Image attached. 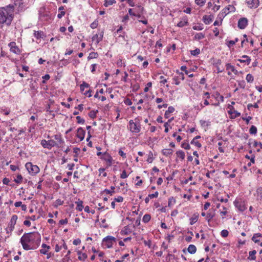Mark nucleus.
Instances as JSON below:
<instances>
[{"instance_id": "1", "label": "nucleus", "mask_w": 262, "mask_h": 262, "mask_svg": "<svg viewBox=\"0 0 262 262\" xmlns=\"http://www.w3.org/2000/svg\"><path fill=\"white\" fill-rule=\"evenodd\" d=\"M41 241V237L38 232H33L25 233L20 238V242L25 250L36 249Z\"/></svg>"}, {"instance_id": "2", "label": "nucleus", "mask_w": 262, "mask_h": 262, "mask_svg": "<svg viewBox=\"0 0 262 262\" xmlns=\"http://www.w3.org/2000/svg\"><path fill=\"white\" fill-rule=\"evenodd\" d=\"M13 6L9 5L6 8H0V23L10 25L13 19Z\"/></svg>"}, {"instance_id": "3", "label": "nucleus", "mask_w": 262, "mask_h": 262, "mask_svg": "<svg viewBox=\"0 0 262 262\" xmlns=\"http://www.w3.org/2000/svg\"><path fill=\"white\" fill-rule=\"evenodd\" d=\"M138 118L135 119V122L131 120L129 122V128L132 133H138L140 132L141 126Z\"/></svg>"}, {"instance_id": "4", "label": "nucleus", "mask_w": 262, "mask_h": 262, "mask_svg": "<svg viewBox=\"0 0 262 262\" xmlns=\"http://www.w3.org/2000/svg\"><path fill=\"white\" fill-rule=\"evenodd\" d=\"M25 167L30 174L33 176L39 172V167L36 165H33L31 162L26 164Z\"/></svg>"}, {"instance_id": "5", "label": "nucleus", "mask_w": 262, "mask_h": 262, "mask_svg": "<svg viewBox=\"0 0 262 262\" xmlns=\"http://www.w3.org/2000/svg\"><path fill=\"white\" fill-rule=\"evenodd\" d=\"M40 144L43 148H47L48 149H51L52 147L57 145L56 142L54 140H49L48 141L46 140H42Z\"/></svg>"}, {"instance_id": "6", "label": "nucleus", "mask_w": 262, "mask_h": 262, "mask_svg": "<svg viewBox=\"0 0 262 262\" xmlns=\"http://www.w3.org/2000/svg\"><path fill=\"white\" fill-rule=\"evenodd\" d=\"M116 238L112 236H107L103 239V245L106 248H110L112 247L113 242H115Z\"/></svg>"}, {"instance_id": "7", "label": "nucleus", "mask_w": 262, "mask_h": 262, "mask_svg": "<svg viewBox=\"0 0 262 262\" xmlns=\"http://www.w3.org/2000/svg\"><path fill=\"white\" fill-rule=\"evenodd\" d=\"M234 205L240 211H244L246 209L245 203L241 199H236L234 202Z\"/></svg>"}, {"instance_id": "8", "label": "nucleus", "mask_w": 262, "mask_h": 262, "mask_svg": "<svg viewBox=\"0 0 262 262\" xmlns=\"http://www.w3.org/2000/svg\"><path fill=\"white\" fill-rule=\"evenodd\" d=\"M235 8L233 5H229L224 9L222 10V12L220 13L219 15L221 17H224L229 12L234 11Z\"/></svg>"}, {"instance_id": "9", "label": "nucleus", "mask_w": 262, "mask_h": 262, "mask_svg": "<svg viewBox=\"0 0 262 262\" xmlns=\"http://www.w3.org/2000/svg\"><path fill=\"white\" fill-rule=\"evenodd\" d=\"M228 108L229 109L228 113L232 115V118H235L241 115V114L239 112L234 110V107L232 105H229L228 106Z\"/></svg>"}, {"instance_id": "10", "label": "nucleus", "mask_w": 262, "mask_h": 262, "mask_svg": "<svg viewBox=\"0 0 262 262\" xmlns=\"http://www.w3.org/2000/svg\"><path fill=\"white\" fill-rule=\"evenodd\" d=\"M248 25V19L245 17L241 18L238 21V27L241 29H245Z\"/></svg>"}, {"instance_id": "11", "label": "nucleus", "mask_w": 262, "mask_h": 262, "mask_svg": "<svg viewBox=\"0 0 262 262\" xmlns=\"http://www.w3.org/2000/svg\"><path fill=\"white\" fill-rule=\"evenodd\" d=\"M10 47V51L16 54H19L20 53V50L19 48L16 46V44L14 42H11L9 45Z\"/></svg>"}, {"instance_id": "12", "label": "nucleus", "mask_w": 262, "mask_h": 262, "mask_svg": "<svg viewBox=\"0 0 262 262\" xmlns=\"http://www.w3.org/2000/svg\"><path fill=\"white\" fill-rule=\"evenodd\" d=\"M85 132L81 127H79L77 129L76 136L80 139V141H82L84 138Z\"/></svg>"}, {"instance_id": "13", "label": "nucleus", "mask_w": 262, "mask_h": 262, "mask_svg": "<svg viewBox=\"0 0 262 262\" xmlns=\"http://www.w3.org/2000/svg\"><path fill=\"white\" fill-rule=\"evenodd\" d=\"M101 159H103L108 163V166H110L112 165V157L107 152L103 153Z\"/></svg>"}, {"instance_id": "14", "label": "nucleus", "mask_w": 262, "mask_h": 262, "mask_svg": "<svg viewBox=\"0 0 262 262\" xmlns=\"http://www.w3.org/2000/svg\"><path fill=\"white\" fill-rule=\"evenodd\" d=\"M247 5L250 8H256L259 5V0H251L247 2Z\"/></svg>"}, {"instance_id": "15", "label": "nucleus", "mask_w": 262, "mask_h": 262, "mask_svg": "<svg viewBox=\"0 0 262 262\" xmlns=\"http://www.w3.org/2000/svg\"><path fill=\"white\" fill-rule=\"evenodd\" d=\"M103 36V32H101L99 34H96L92 37L93 41H96V43H99L102 40Z\"/></svg>"}, {"instance_id": "16", "label": "nucleus", "mask_w": 262, "mask_h": 262, "mask_svg": "<svg viewBox=\"0 0 262 262\" xmlns=\"http://www.w3.org/2000/svg\"><path fill=\"white\" fill-rule=\"evenodd\" d=\"M252 240L255 243L258 244L262 242V234L260 233L254 234L252 237Z\"/></svg>"}, {"instance_id": "17", "label": "nucleus", "mask_w": 262, "mask_h": 262, "mask_svg": "<svg viewBox=\"0 0 262 262\" xmlns=\"http://www.w3.org/2000/svg\"><path fill=\"white\" fill-rule=\"evenodd\" d=\"M203 21L206 25L209 24L212 21V17L205 15L203 17Z\"/></svg>"}, {"instance_id": "18", "label": "nucleus", "mask_w": 262, "mask_h": 262, "mask_svg": "<svg viewBox=\"0 0 262 262\" xmlns=\"http://www.w3.org/2000/svg\"><path fill=\"white\" fill-rule=\"evenodd\" d=\"M132 229L128 226H125L121 231V234L122 235H127L132 232Z\"/></svg>"}, {"instance_id": "19", "label": "nucleus", "mask_w": 262, "mask_h": 262, "mask_svg": "<svg viewBox=\"0 0 262 262\" xmlns=\"http://www.w3.org/2000/svg\"><path fill=\"white\" fill-rule=\"evenodd\" d=\"M77 254L78 255V259L80 260L84 261L88 257L86 253H82L80 251L77 252Z\"/></svg>"}, {"instance_id": "20", "label": "nucleus", "mask_w": 262, "mask_h": 262, "mask_svg": "<svg viewBox=\"0 0 262 262\" xmlns=\"http://www.w3.org/2000/svg\"><path fill=\"white\" fill-rule=\"evenodd\" d=\"M41 247L42 249L40 250V252L43 254H46L47 253L49 249L50 248V247L49 246H47L45 244H43Z\"/></svg>"}, {"instance_id": "21", "label": "nucleus", "mask_w": 262, "mask_h": 262, "mask_svg": "<svg viewBox=\"0 0 262 262\" xmlns=\"http://www.w3.org/2000/svg\"><path fill=\"white\" fill-rule=\"evenodd\" d=\"M24 0H14V4L15 6H18L20 10H23L24 8L23 2Z\"/></svg>"}, {"instance_id": "22", "label": "nucleus", "mask_w": 262, "mask_h": 262, "mask_svg": "<svg viewBox=\"0 0 262 262\" xmlns=\"http://www.w3.org/2000/svg\"><path fill=\"white\" fill-rule=\"evenodd\" d=\"M75 203L77 205L76 209L79 211H81L83 208V206L82 205L83 202L79 199L78 201L75 202Z\"/></svg>"}, {"instance_id": "23", "label": "nucleus", "mask_w": 262, "mask_h": 262, "mask_svg": "<svg viewBox=\"0 0 262 262\" xmlns=\"http://www.w3.org/2000/svg\"><path fill=\"white\" fill-rule=\"evenodd\" d=\"M174 111V108L172 106H169L168 110L165 112L164 117L166 118L169 117V114Z\"/></svg>"}, {"instance_id": "24", "label": "nucleus", "mask_w": 262, "mask_h": 262, "mask_svg": "<svg viewBox=\"0 0 262 262\" xmlns=\"http://www.w3.org/2000/svg\"><path fill=\"white\" fill-rule=\"evenodd\" d=\"M188 252L190 254H194L196 251V248L194 245H190L187 249Z\"/></svg>"}, {"instance_id": "25", "label": "nucleus", "mask_w": 262, "mask_h": 262, "mask_svg": "<svg viewBox=\"0 0 262 262\" xmlns=\"http://www.w3.org/2000/svg\"><path fill=\"white\" fill-rule=\"evenodd\" d=\"M162 152L163 155L168 157L172 154L173 150L171 149H164L162 150Z\"/></svg>"}, {"instance_id": "26", "label": "nucleus", "mask_w": 262, "mask_h": 262, "mask_svg": "<svg viewBox=\"0 0 262 262\" xmlns=\"http://www.w3.org/2000/svg\"><path fill=\"white\" fill-rule=\"evenodd\" d=\"M198 214H194L193 216L190 219V224L192 225L195 222H196L198 220Z\"/></svg>"}, {"instance_id": "27", "label": "nucleus", "mask_w": 262, "mask_h": 262, "mask_svg": "<svg viewBox=\"0 0 262 262\" xmlns=\"http://www.w3.org/2000/svg\"><path fill=\"white\" fill-rule=\"evenodd\" d=\"M34 35L37 39H40L43 37L44 34L42 31H34Z\"/></svg>"}, {"instance_id": "28", "label": "nucleus", "mask_w": 262, "mask_h": 262, "mask_svg": "<svg viewBox=\"0 0 262 262\" xmlns=\"http://www.w3.org/2000/svg\"><path fill=\"white\" fill-rule=\"evenodd\" d=\"M205 37V34L202 33H196L194 36V39L195 40H201Z\"/></svg>"}, {"instance_id": "29", "label": "nucleus", "mask_w": 262, "mask_h": 262, "mask_svg": "<svg viewBox=\"0 0 262 262\" xmlns=\"http://www.w3.org/2000/svg\"><path fill=\"white\" fill-rule=\"evenodd\" d=\"M256 253V251L254 250L250 251L249 253V256L248 258L250 260H255L256 258V257L255 256Z\"/></svg>"}, {"instance_id": "30", "label": "nucleus", "mask_w": 262, "mask_h": 262, "mask_svg": "<svg viewBox=\"0 0 262 262\" xmlns=\"http://www.w3.org/2000/svg\"><path fill=\"white\" fill-rule=\"evenodd\" d=\"M242 58H245V60L238 59V61H240L241 62H246L247 64H249L250 63L251 59L249 56L247 55H244L242 56Z\"/></svg>"}, {"instance_id": "31", "label": "nucleus", "mask_w": 262, "mask_h": 262, "mask_svg": "<svg viewBox=\"0 0 262 262\" xmlns=\"http://www.w3.org/2000/svg\"><path fill=\"white\" fill-rule=\"evenodd\" d=\"M115 3H116L115 0H105L104 3L103 5L105 7H107L112 5Z\"/></svg>"}, {"instance_id": "32", "label": "nucleus", "mask_w": 262, "mask_h": 262, "mask_svg": "<svg viewBox=\"0 0 262 262\" xmlns=\"http://www.w3.org/2000/svg\"><path fill=\"white\" fill-rule=\"evenodd\" d=\"M17 219V216L16 215H12L11 221H10V222H11V227L13 226V228H14V226L16 224Z\"/></svg>"}, {"instance_id": "33", "label": "nucleus", "mask_w": 262, "mask_h": 262, "mask_svg": "<svg viewBox=\"0 0 262 262\" xmlns=\"http://www.w3.org/2000/svg\"><path fill=\"white\" fill-rule=\"evenodd\" d=\"M176 154L178 157H179L182 160L184 159L185 158V153L182 150H179L176 152Z\"/></svg>"}, {"instance_id": "34", "label": "nucleus", "mask_w": 262, "mask_h": 262, "mask_svg": "<svg viewBox=\"0 0 262 262\" xmlns=\"http://www.w3.org/2000/svg\"><path fill=\"white\" fill-rule=\"evenodd\" d=\"M150 219H151L150 215L148 214H146L143 216L142 221L143 222L146 223H148L150 221Z\"/></svg>"}, {"instance_id": "35", "label": "nucleus", "mask_w": 262, "mask_h": 262, "mask_svg": "<svg viewBox=\"0 0 262 262\" xmlns=\"http://www.w3.org/2000/svg\"><path fill=\"white\" fill-rule=\"evenodd\" d=\"M89 86L90 85L88 83H86L85 82H83L80 85L81 92H83L85 88H88Z\"/></svg>"}, {"instance_id": "36", "label": "nucleus", "mask_w": 262, "mask_h": 262, "mask_svg": "<svg viewBox=\"0 0 262 262\" xmlns=\"http://www.w3.org/2000/svg\"><path fill=\"white\" fill-rule=\"evenodd\" d=\"M98 53L96 52H91L90 53L89 56H88V59H91L93 58H96L98 57Z\"/></svg>"}, {"instance_id": "37", "label": "nucleus", "mask_w": 262, "mask_h": 262, "mask_svg": "<svg viewBox=\"0 0 262 262\" xmlns=\"http://www.w3.org/2000/svg\"><path fill=\"white\" fill-rule=\"evenodd\" d=\"M23 181V177L21 174H18L16 179H15L14 181L15 183L20 184Z\"/></svg>"}, {"instance_id": "38", "label": "nucleus", "mask_w": 262, "mask_h": 262, "mask_svg": "<svg viewBox=\"0 0 262 262\" xmlns=\"http://www.w3.org/2000/svg\"><path fill=\"white\" fill-rule=\"evenodd\" d=\"M188 24V21L186 19H185L182 21H180L177 25V26L179 27H183L186 25H187Z\"/></svg>"}, {"instance_id": "39", "label": "nucleus", "mask_w": 262, "mask_h": 262, "mask_svg": "<svg viewBox=\"0 0 262 262\" xmlns=\"http://www.w3.org/2000/svg\"><path fill=\"white\" fill-rule=\"evenodd\" d=\"M226 69H227V70L230 71L232 72H234V71H235V69L234 66H232L230 63H227L226 64Z\"/></svg>"}, {"instance_id": "40", "label": "nucleus", "mask_w": 262, "mask_h": 262, "mask_svg": "<svg viewBox=\"0 0 262 262\" xmlns=\"http://www.w3.org/2000/svg\"><path fill=\"white\" fill-rule=\"evenodd\" d=\"M246 79L248 82H252L253 81L254 78L251 74H248L246 76Z\"/></svg>"}, {"instance_id": "41", "label": "nucleus", "mask_w": 262, "mask_h": 262, "mask_svg": "<svg viewBox=\"0 0 262 262\" xmlns=\"http://www.w3.org/2000/svg\"><path fill=\"white\" fill-rule=\"evenodd\" d=\"M249 133L251 134H256L257 133V128L254 126L252 125L249 129Z\"/></svg>"}, {"instance_id": "42", "label": "nucleus", "mask_w": 262, "mask_h": 262, "mask_svg": "<svg viewBox=\"0 0 262 262\" xmlns=\"http://www.w3.org/2000/svg\"><path fill=\"white\" fill-rule=\"evenodd\" d=\"M214 216V213H211L210 212L206 214V219L209 222L210 221Z\"/></svg>"}, {"instance_id": "43", "label": "nucleus", "mask_w": 262, "mask_h": 262, "mask_svg": "<svg viewBox=\"0 0 262 262\" xmlns=\"http://www.w3.org/2000/svg\"><path fill=\"white\" fill-rule=\"evenodd\" d=\"M190 53L192 55L196 56L200 53V50L198 48H196L194 50L190 51Z\"/></svg>"}, {"instance_id": "44", "label": "nucleus", "mask_w": 262, "mask_h": 262, "mask_svg": "<svg viewBox=\"0 0 262 262\" xmlns=\"http://www.w3.org/2000/svg\"><path fill=\"white\" fill-rule=\"evenodd\" d=\"M191 144L195 145L198 147H201V144L198 141H196L195 138H193V140L191 141Z\"/></svg>"}, {"instance_id": "45", "label": "nucleus", "mask_w": 262, "mask_h": 262, "mask_svg": "<svg viewBox=\"0 0 262 262\" xmlns=\"http://www.w3.org/2000/svg\"><path fill=\"white\" fill-rule=\"evenodd\" d=\"M54 139L55 140H57L59 142L60 144H61L63 142V140L60 135H54Z\"/></svg>"}, {"instance_id": "46", "label": "nucleus", "mask_w": 262, "mask_h": 262, "mask_svg": "<svg viewBox=\"0 0 262 262\" xmlns=\"http://www.w3.org/2000/svg\"><path fill=\"white\" fill-rule=\"evenodd\" d=\"M205 0H195V3L200 6H203L205 4Z\"/></svg>"}, {"instance_id": "47", "label": "nucleus", "mask_w": 262, "mask_h": 262, "mask_svg": "<svg viewBox=\"0 0 262 262\" xmlns=\"http://www.w3.org/2000/svg\"><path fill=\"white\" fill-rule=\"evenodd\" d=\"M181 147L185 149H189L190 148L189 144L188 143L186 142L182 143Z\"/></svg>"}, {"instance_id": "48", "label": "nucleus", "mask_w": 262, "mask_h": 262, "mask_svg": "<svg viewBox=\"0 0 262 262\" xmlns=\"http://www.w3.org/2000/svg\"><path fill=\"white\" fill-rule=\"evenodd\" d=\"M154 160L153 157H152V152H150L148 155V158L147 159V162L149 163H151Z\"/></svg>"}, {"instance_id": "49", "label": "nucleus", "mask_w": 262, "mask_h": 262, "mask_svg": "<svg viewBox=\"0 0 262 262\" xmlns=\"http://www.w3.org/2000/svg\"><path fill=\"white\" fill-rule=\"evenodd\" d=\"M238 41V39L236 38L235 40H230L228 42V46L230 47L231 46H233L236 42Z\"/></svg>"}, {"instance_id": "50", "label": "nucleus", "mask_w": 262, "mask_h": 262, "mask_svg": "<svg viewBox=\"0 0 262 262\" xmlns=\"http://www.w3.org/2000/svg\"><path fill=\"white\" fill-rule=\"evenodd\" d=\"M228 234H229V232L227 230H223L221 231V233L222 236L223 237H227L228 235Z\"/></svg>"}, {"instance_id": "51", "label": "nucleus", "mask_w": 262, "mask_h": 262, "mask_svg": "<svg viewBox=\"0 0 262 262\" xmlns=\"http://www.w3.org/2000/svg\"><path fill=\"white\" fill-rule=\"evenodd\" d=\"M227 197H228L227 199H224L222 197L218 196L217 199L218 201H220L221 202L227 203V202H228V198H229V196L228 194L227 195Z\"/></svg>"}, {"instance_id": "52", "label": "nucleus", "mask_w": 262, "mask_h": 262, "mask_svg": "<svg viewBox=\"0 0 262 262\" xmlns=\"http://www.w3.org/2000/svg\"><path fill=\"white\" fill-rule=\"evenodd\" d=\"M77 122L79 124H83L84 123V120L81 118L80 116H78L76 117Z\"/></svg>"}, {"instance_id": "53", "label": "nucleus", "mask_w": 262, "mask_h": 262, "mask_svg": "<svg viewBox=\"0 0 262 262\" xmlns=\"http://www.w3.org/2000/svg\"><path fill=\"white\" fill-rule=\"evenodd\" d=\"M159 193L158 191L155 192L154 193L150 194L148 195V197L150 199H153L155 198H157L158 196Z\"/></svg>"}, {"instance_id": "54", "label": "nucleus", "mask_w": 262, "mask_h": 262, "mask_svg": "<svg viewBox=\"0 0 262 262\" xmlns=\"http://www.w3.org/2000/svg\"><path fill=\"white\" fill-rule=\"evenodd\" d=\"M254 145L255 147L258 146L259 147V149H257L258 151H259L260 150V149H262V144L261 142L255 141L254 143Z\"/></svg>"}, {"instance_id": "55", "label": "nucleus", "mask_w": 262, "mask_h": 262, "mask_svg": "<svg viewBox=\"0 0 262 262\" xmlns=\"http://www.w3.org/2000/svg\"><path fill=\"white\" fill-rule=\"evenodd\" d=\"M104 171H105V168H100L99 169V171L100 174L101 173H103V177H106L107 173L106 172H105Z\"/></svg>"}, {"instance_id": "56", "label": "nucleus", "mask_w": 262, "mask_h": 262, "mask_svg": "<svg viewBox=\"0 0 262 262\" xmlns=\"http://www.w3.org/2000/svg\"><path fill=\"white\" fill-rule=\"evenodd\" d=\"M223 211H220V214L222 215H226L227 213V208L224 207V206H223Z\"/></svg>"}, {"instance_id": "57", "label": "nucleus", "mask_w": 262, "mask_h": 262, "mask_svg": "<svg viewBox=\"0 0 262 262\" xmlns=\"http://www.w3.org/2000/svg\"><path fill=\"white\" fill-rule=\"evenodd\" d=\"M128 175L126 174L125 170H123L120 175V178L122 179L126 178Z\"/></svg>"}, {"instance_id": "58", "label": "nucleus", "mask_w": 262, "mask_h": 262, "mask_svg": "<svg viewBox=\"0 0 262 262\" xmlns=\"http://www.w3.org/2000/svg\"><path fill=\"white\" fill-rule=\"evenodd\" d=\"M192 28L194 30H202L203 29L201 26H194Z\"/></svg>"}, {"instance_id": "59", "label": "nucleus", "mask_w": 262, "mask_h": 262, "mask_svg": "<svg viewBox=\"0 0 262 262\" xmlns=\"http://www.w3.org/2000/svg\"><path fill=\"white\" fill-rule=\"evenodd\" d=\"M119 155L121 156L122 158H125L126 157V154L124 153L121 149H120L119 150Z\"/></svg>"}, {"instance_id": "60", "label": "nucleus", "mask_w": 262, "mask_h": 262, "mask_svg": "<svg viewBox=\"0 0 262 262\" xmlns=\"http://www.w3.org/2000/svg\"><path fill=\"white\" fill-rule=\"evenodd\" d=\"M115 201L117 202H122L123 201V198L121 196H119L115 199Z\"/></svg>"}, {"instance_id": "61", "label": "nucleus", "mask_w": 262, "mask_h": 262, "mask_svg": "<svg viewBox=\"0 0 262 262\" xmlns=\"http://www.w3.org/2000/svg\"><path fill=\"white\" fill-rule=\"evenodd\" d=\"M81 243V241L80 239L79 238H77V239H74L73 242V244L74 245H79L80 243Z\"/></svg>"}, {"instance_id": "62", "label": "nucleus", "mask_w": 262, "mask_h": 262, "mask_svg": "<svg viewBox=\"0 0 262 262\" xmlns=\"http://www.w3.org/2000/svg\"><path fill=\"white\" fill-rule=\"evenodd\" d=\"M90 117L92 118H95L96 117V113L94 111H91L89 114Z\"/></svg>"}, {"instance_id": "63", "label": "nucleus", "mask_w": 262, "mask_h": 262, "mask_svg": "<svg viewBox=\"0 0 262 262\" xmlns=\"http://www.w3.org/2000/svg\"><path fill=\"white\" fill-rule=\"evenodd\" d=\"M124 103H125V104H126L127 105H130L132 104V101L129 99H126L124 101Z\"/></svg>"}, {"instance_id": "64", "label": "nucleus", "mask_w": 262, "mask_h": 262, "mask_svg": "<svg viewBox=\"0 0 262 262\" xmlns=\"http://www.w3.org/2000/svg\"><path fill=\"white\" fill-rule=\"evenodd\" d=\"M67 223H68V220L67 219H66L64 220H60L59 221L60 225L66 224H67Z\"/></svg>"}]
</instances>
